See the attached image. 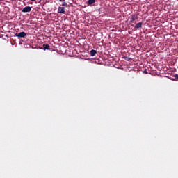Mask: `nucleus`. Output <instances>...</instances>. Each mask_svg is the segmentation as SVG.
I'll return each instance as SVG.
<instances>
[{
	"mask_svg": "<svg viewBox=\"0 0 178 178\" xmlns=\"http://www.w3.org/2000/svg\"><path fill=\"white\" fill-rule=\"evenodd\" d=\"M96 54H97V51L96 50L92 49V50L90 51V56H95L96 55Z\"/></svg>",
	"mask_w": 178,
	"mask_h": 178,
	"instance_id": "7",
	"label": "nucleus"
},
{
	"mask_svg": "<svg viewBox=\"0 0 178 178\" xmlns=\"http://www.w3.org/2000/svg\"><path fill=\"white\" fill-rule=\"evenodd\" d=\"M49 48H50V46L48 44H42V49H44V51L49 50Z\"/></svg>",
	"mask_w": 178,
	"mask_h": 178,
	"instance_id": "5",
	"label": "nucleus"
},
{
	"mask_svg": "<svg viewBox=\"0 0 178 178\" xmlns=\"http://www.w3.org/2000/svg\"><path fill=\"white\" fill-rule=\"evenodd\" d=\"M143 73L145 74H147V70H144V71H143Z\"/></svg>",
	"mask_w": 178,
	"mask_h": 178,
	"instance_id": "10",
	"label": "nucleus"
},
{
	"mask_svg": "<svg viewBox=\"0 0 178 178\" xmlns=\"http://www.w3.org/2000/svg\"><path fill=\"white\" fill-rule=\"evenodd\" d=\"M142 24L143 23L142 22H138L136 25H135V29H140L142 28Z\"/></svg>",
	"mask_w": 178,
	"mask_h": 178,
	"instance_id": "6",
	"label": "nucleus"
},
{
	"mask_svg": "<svg viewBox=\"0 0 178 178\" xmlns=\"http://www.w3.org/2000/svg\"><path fill=\"white\" fill-rule=\"evenodd\" d=\"M22 13H29V12H31V7L30 6H25V8H22Z\"/></svg>",
	"mask_w": 178,
	"mask_h": 178,
	"instance_id": "1",
	"label": "nucleus"
},
{
	"mask_svg": "<svg viewBox=\"0 0 178 178\" xmlns=\"http://www.w3.org/2000/svg\"><path fill=\"white\" fill-rule=\"evenodd\" d=\"M60 2H64V1H65V0H60Z\"/></svg>",
	"mask_w": 178,
	"mask_h": 178,
	"instance_id": "12",
	"label": "nucleus"
},
{
	"mask_svg": "<svg viewBox=\"0 0 178 178\" xmlns=\"http://www.w3.org/2000/svg\"><path fill=\"white\" fill-rule=\"evenodd\" d=\"M15 36L19 38H23L26 37V33L25 32H21L19 33H16Z\"/></svg>",
	"mask_w": 178,
	"mask_h": 178,
	"instance_id": "2",
	"label": "nucleus"
},
{
	"mask_svg": "<svg viewBox=\"0 0 178 178\" xmlns=\"http://www.w3.org/2000/svg\"><path fill=\"white\" fill-rule=\"evenodd\" d=\"M36 0H31V1H35Z\"/></svg>",
	"mask_w": 178,
	"mask_h": 178,
	"instance_id": "13",
	"label": "nucleus"
},
{
	"mask_svg": "<svg viewBox=\"0 0 178 178\" xmlns=\"http://www.w3.org/2000/svg\"><path fill=\"white\" fill-rule=\"evenodd\" d=\"M174 77L176 79H178V74H175Z\"/></svg>",
	"mask_w": 178,
	"mask_h": 178,
	"instance_id": "11",
	"label": "nucleus"
},
{
	"mask_svg": "<svg viewBox=\"0 0 178 178\" xmlns=\"http://www.w3.org/2000/svg\"><path fill=\"white\" fill-rule=\"evenodd\" d=\"M62 6L67 7V3H66V2H65V1L63 2Z\"/></svg>",
	"mask_w": 178,
	"mask_h": 178,
	"instance_id": "9",
	"label": "nucleus"
},
{
	"mask_svg": "<svg viewBox=\"0 0 178 178\" xmlns=\"http://www.w3.org/2000/svg\"><path fill=\"white\" fill-rule=\"evenodd\" d=\"M138 19V15H132L131 17V23H134V22H135V20Z\"/></svg>",
	"mask_w": 178,
	"mask_h": 178,
	"instance_id": "3",
	"label": "nucleus"
},
{
	"mask_svg": "<svg viewBox=\"0 0 178 178\" xmlns=\"http://www.w3.org/2000/svg\"><path fill=\"white\" fill-rule=\"evenodd\" d=\"M95 2H96V0H88V1H87V3H88V5H92Z\"/></svg>",
	"mask_w": 178,
	"mask_h": 178,
	"instance_id": "8",
	"label": "nucleus"
},
{
	"mask_svg": "<svg viewBox=\"0 0 178 178\" xmlns=\"http://www.w3.org/2000/svg\"><path fill=\"white\" fill-rule=\"evenodd\" d=\"M58 13L60 14H63L65 13V8L64 7H58Z\"/></svg>",
	"mask_w": 178,
	"mask_h": 178,
	"instance_id": "4",
	"label": "nucleus"
}]
</instances>
